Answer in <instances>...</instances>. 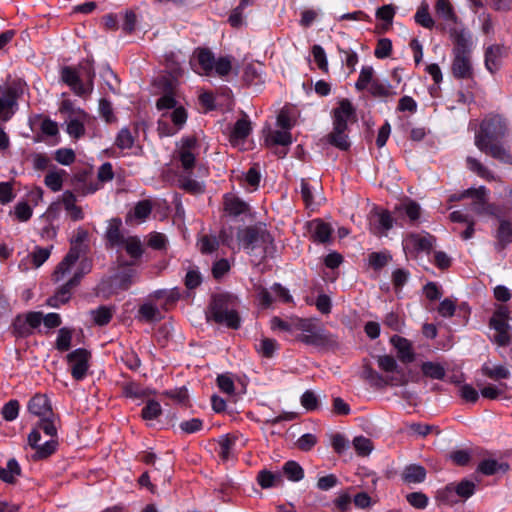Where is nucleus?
Here are the masks:
<instances>
[{"label": "nucleus", "instance_id": "8fccbe9b", "mask_svg": "<svg viewBox=\"0 0 512 512\" xmlns=\"http://www.w3.org/2000/svg\"><path fill=\"white\" fill-rule=\"evenodd\" d=\"M507 312L498 311L490 319V327L496 332L509 331L510 325L507 322Z\"/></svg>", "mask_w": 512, "mask_h": 512}, {"label": "nucleus", "instance_id": "e433bc0d", "mask_svg": "<svg viewBox=\"0 0 512 512\" xmlns=\"http://www.w3.org/2000/svg\"><path fill=\"white\" fill-rule=\"evenodd\" d=\"M152 202L148 199H145V200H142V201H139L133 211H131L128 216H127V219H136L137 221L139 222H142L144 220H146V218H148V216L150 215L151 211H152Z\"/></svg>", "mask_w": 512, "mask_h": 512}, {"label": "nucleus", "instance_id": "3c124183", "mask_svg": "<svg viewBox=\"0 0 512 512\" xmlns=\"http://www.w3.org/2000/svg\"><path fill=\"white\" fill-rule=\"evenodd\" d=\"M414 18H415L416 23L421 25L424 28L431 29L434 26V20L432 19L431 15L429 13L427 4H422L418 8Z\"/></svg>", "mask_w": 512, "mask_h": 512}, {"label": "nucleus", "instance_id": "f704fd0d", "mask_svg": "<svg viewBox=\"0 0 512 512\" xmlns=\"http://www.w3.org/2000/svg\"><path fill=\"white\" fill-rule=\"evenodd\" d=\"M425 477L426 471L420 465H409L402 472V479L406 483H421Z\"/></svg>", "mask_w": 512, "mask_h": 512}, {"label": "nucleus", "instance_id": "72a5a7b5", "mask_svg": "<svg viewBox=\"0 0 512 512\" xmlns=\"http://www.w3.org/2000/svg\"><path fill=\"white\" fill-rule=\"evenodd\" d=\"M453 53H471L472 41L470 34L465 31L455 32Z\"/></svg>", "mask_w": 512, "mask_h": 512}, {"label": "nucleus", "instance_id": "393cba45", "mask_svg": "<svg viewBox=\"0 0 512 512\" xmlns=\"http://www.w3.org/2000/svg\"><path fill=\"white\" fill-rule=\"evenodd\" d=\"M495 237L497 239L495 249L501 252L508 244L512 243V223L507 220H501Z\"/></svg>", "mask_w": 512, "mask_h": 512}, {"label": "nucleus", "instance_id": "dca6fc26", "mask_svg": "<svg viewBox=\"0 0 512 512\" xmlns=\"http://www.w3.org/2000/svg\"><path fill=\"white\" fill-rule=\"evenodd\" d=\"M122 221L120 218L108 220L105 231L106 245L110 248H120V245L128 236L122 231Z\"/></svg>", "mask_w": 512, "mask_h": 512}, {"label": "nucleus", "instance_id": "09e8293b", "mask_svg": "<svg viewBox=\"0 0 512 512\" xmlns=\"http://www.w3.org/2000/svg\"><path fill=\"white\" fill-rule=\"evenodd\" d=\"M138 313L146 321H157L162 318L158 307L150 302L141 305Z\"/></svg>", "mask_w": 512, "mask_h": 512}, {"label": "nucleus", "instance_id": "6ab92c4d", "mask_svg": "<svg viewBox=\"0 0 512 512\" xmlns=\"http://www.w3.org/2000/svg\"><path fill=\"white\" fill-rule=\"evenodd\" d=\"M355 116V109L348 99H342L334 109L333 126L347 128L348 122Z\"/></svg>", "mask_w": 512, "mask_h": 512}, {"label": "nucleus", "instance_id": "58836bf2", "mask_svg": "<svg viewBox=\"0 0 512 512\" xmlns=\"http://www.w3.org/2000/svg\"><path fill=\"white\" fill-rule=\"evenodd\" d=\"M347 128L338 129L337 126H333V131L329 134V142L341 149L346 150L349 148L350 143L348 141V136L346 134Z\"/></svg>", "mask_w": 512, "mask_h": 512}, {"label": "nucleus", "instance_id": "6e6552de", "mask_svg": "<svg viewBox=\"0 0 512 512\" xmlns=\"http://www.w3.org/2000/svg\"><path fill=\"white\" fill-rule=\"evenodd\" d=\"M488 190L484 186L469 188L462 192L461 197L473 199L471 208L477 215L496 216V207L487 202Z\"/></svg>", "mask_w": 512, "mask_h": 512}, {"label": "nucleus", "instance_id": "f3484780", "mask_svg": "<svg viewBox=\"0 0 512 512\" xmlns=\"http://www.w3.org/2000/svg\"><path fill=\"white\" fill-rule=\"evenodd\" d=\"M471 53H453L452 73L459 79L472 77L473 68L471 64Z\"/></svg>", "mask_w": 512, "mask_h": 512}, {"label": "nucleus", "instance_id": "7ed1b4c3", "mask_svg": "<svg viewBox=\"0 0 512 512\" xmlns=\"http://www.w3.org/2000/svg\"><path fill=\"white\" fill-rule=\"evenodd\" d=\"M239 244L247 250L249 254L256 253L260 249L259 255L264 258L274 250L273 237L265 227L255 226L246 227L237 232Z\"/></svg>", "mask_w": 512, "mask_h": 512}, {"label": "nucleus", "instance_id": "39448f33", "mask_svg": "<svg viewBox=\"0 0 512 512\" xmlns=\"http://www.w3.org/2000/svg\"><path fill=\"white\" fill-rule=\"evenodd\" d=\"M90 271V264L86 261H81L79 266L76 268H72V271L69 275L72 277L62 285L53 296L47 299V305L52 308H59L61 305L66 304L72 295V290L75 288L83 275Z\"/></svg>", "mask_w": 512, "mask_h": 512}, {"label": "nucleus", "instance_id": "a18cd8bd", "mask_svg": "<svg viewBox=\"0 0 512 512\" xmlns=\"http://www.w3.org/2000/svg\"><path fill=\"white\" fill-rule=\"evenodd\" d=\"M373 75L374 69L371 66H363L355 83L356 89L359 91L369 89L373 82Z\"/></svg>", "mask_w": 512, "mask_h": 512}, {"label": "nucleus", "instance_id": "79ce46f5", "mask_svg": "<svg viewBox=\"0 0 512 512\" xmlns=\"http://www.w3.org/2000/svg\"><path fill=\"white\" fill-rule=\"evenodd\" d=\"M163 115H167V119L169 122H172V125L177 132L183 127L187 120V113L183 107H176L172 111L166 112Z\"/></svg>", "mask_w": 512, "mask_h": 512}, {"label": "nucleus", "instance_id": "c756f323", "mask_svg": "<svg viewBox=\"0 0 512 512\" xmlns=\"http://www.w3.org/2000/svg\"><path fill=\"white\" fill-rule=\"evenodd\" d=\"M236 445V437L230 435H223L218 441V456L223 460L227 461L234 456Z\"/></svg>", "mask_w": 512, "mask_h": 512}, {"label": "nucleus", "instance_id": "49530a36", "mask_svg": "<svg viewBox=\"0 0 512 512\" xmlns=\"http://www.w3.org/2000/svg\"><path fill=\"white\" fill-rule=\"evenodd\" d=\"M134 142H135V137L133 136V134L131 133V131L128 128L124 127L118 132L116 140H115V145L119 149L125 150V149H131L134 145Z\"/></svg>", "mask_w": 512, "mask_h": 512}, {"label": "nucleus", "instance_id": "20e7f679", "mask_svg": "<svg viewBox=\"0 0 512 512\" xmlns=\"http://www.w3.org/2000/svg\"><path fill=\"white\" fill-rule=\"evenodd\" d=\"M235 299L227 294L215 295L209 307L208 317L229 328L240 327V317L235 309Z\"/></svg>", "mask_w": 512, "mask_h": 512}, {"label": "nucleus", "instance_id": "4d7b16f0", "mask_svg": "<svg viewBox=\"0 0 512 512\" xmlns=\"http://www.w3.org/2000/svg\"><path fill=\"white\" fill-rule=\"evenodd\" d=\"M353 446L359 456H368L373 450L372 441L364 436L355 437Z\"/></svg>", "mask_w": 512, "mask_h": 512}, {"label": "nucleus", "instance_id": "6e6d98bb", "mask_svg": "<svg viewBox=\"0 0 512 512\" xmlns=\"http://www.w3.org/2000/svg\"><path fill=\"white\" fill-rule=\"evenodd\" d=\"M162 413V408L159 402L155 400H148L142 409V417L144 420H154Z\"/></svg>", "mask_w": 512, "mask_h": 512}, {"label": "nucleus", "instance_id": "cd10ccee", "mask_svg": "<svg viewBox=\"0 0 512 512\" xmlns=\"http://www.w3.org/2000/svg\"><path fill=\"white\" fill-rule=\"evenodd\" d=\"M62 203L72 220L78 221L84 218L83 211L76 205V197L72 192L65 191L62 194Z\"/></svg>", "mask_w": 512, "mask_h": 512}, {"label": "nucleus", "instance_id": "0eeeda50", "mask_svg": "<svg viewBox=\"0 0 512 512\" xmlns=\"http://www.w3.org/2000/svg\"><path fill=\"white\" fill-rule=\"evenodd\" d=\"M436 243V238L428 232L410 233L402 242L403 249L407 255H414L420 252L430 253Z\"/></svg>", "mask_w": 512, "mask_h": 512}, {"label": "nucleus", "instance_id": "e2e57ef3", "mask_svg": "<svg viewBox=\"0 0 512 512\" xmlns=\"http://www.w3.org/2000/svg\"><path fill=\"white\" fill-rule=\"evenodd\" d=\"M179 182H180V186L184 190L191 192L193 194L202 193L204 190L202 183H200L194 179H191L190 177H187V176L181 177L179 179Z\"/></svg>", "mask_w": 512, "mask_h": 512}, {"label": "nucleus", "instance_id": "052dcab7", "mask_svg": "<svg viewBox=\"0 0 512 512\" xmlns=\"http://www.w3.org/2000/svg\"><path fill=\"white\" fill-rule=\"evenodd\" d=\"M392 52V42L388 38L378 40L374 55L378 59H385L390 56Z\"/></svg>", "mask_w": 512, "mask_h": 512}, {"label": "nucleus", "instance_id": "69168bd1", "mask_svg": "<svg viewBox=\"0 0 512 512\" xmlns=\"http://www.w3.org/2000/svg\"><path fill=\"white\" fill-rule=\"evenodd\" d=\"M484 371V374L491 378V379H495V380H498V379H506L510 376V372L509 370L502 366V365H499V366H495V367H485L483 369Z\"/></svg>", "mask_w": 512, "mask_h": 512}, {"label": "nucleus", "instance_id": "1a4fd4ad", "mask_svg": "<svg viewBox=\"0 0 512 512\" xmlns=\"http://www.w3.org/2000/svg\"><path fill=\"white\" fill-rule=\"evenodd\" d=\"M90 352L86 349L78 348L67 354L66 359L73 379L83 380L89 369Z\"/></svg>", "mask_w": 512, "mask_h": 512}, {"label": "nucleus", "instance_id": "7c9ffc66", "mask_svg": "<svg viewBox=\"0 0 512 512\" xmlns=\"http://www.w3.org/2000/svg\"><path fill=\"white\" fill-rule=\"evenodd\" d=\"M119 249H124L133 259H138L143 254V246L139 237L128 235L120 245Z\"/></svg>", "mask_w": 512, "mask_h": 512}, {"label": "nucleus", "instance_id": "338daca9", "mask_svg": "<svg viewBox=\"0 0 512 512\" xmlns=\"http://www.w3.org/2000/svg\"><path fill=\"white\" fill-rule=\"evenodd\" d=\"M19 403L16 400H10L2 409V416L7 421H13L18 417Z\"/></svg>", "mask_w": 512, "mask_h": 512}, {"label": "nucleus", "instance_id": "13d9d810", "mask_svg": "<svg viewBox=\"0 0 512 512\" xmlns=\"http://www.w3.org/2000/svg\"><path fill=\"white\" fill-rule=\"evenodd\" d=\"M232 69V58L230 56L220 57L217 60L215 59L214 69L213 71L218 76H226L230 73Z\"/></svg>", "mask_w": 512, "mask_h": 512}, {"label": "nucleus", "instance_id": "9d476101", "mask_svg": "<svg viewBox=\"0 0 512 512\" xmlns=\"http://www.w3.org/2000/svg\"><path fill=\"white\" fill-rule=\"evenodd\" d=\"M377 364L382 371L388 374L385 378V384L391 386H403L407 383V378L403 369L399 368L396 360L392 356H378Z\"/></svg>", "mask_w": 512, "mask_h": 512}, {"label": "nucleus", "instance_id": "473e14b6", "mask_svg": "<svg viewBox=\"0 0 512 512\" xmlns=\"http://www.w3.org/2000/svg\"><path fill=\"white\" fill-rule=\"evenodd\" d=\"M66 175H67V173L65 170H62V169L51 170L46 174V176L44 178V183L53 192H58L63 187V180Z\"/></svg>", "mask_w": 512, "mask_h": 512}, {"label": "nucleus", "instance_id": "aec40b11", "mask_svg": "<svg viewBox=\"0 0 512 512\" xmlns=\"http://www.w3.org/2000/svg\"><path fill=\"white\" fill-rule=\"evenodd\" d=\"M16 104L14 91L5 86H0V120L7 121L13 115V106Z\"/></svg>", "mask_w": 512, "mask_h": 512}, {"label": "nucleus", "instance_id": "4be33fe9", "mask_svg": "<svg viewBox=\"0 0 512 512\" xmlns=\"http://www.w3.org/2000/svg\"><path fill=\"white\" fill-rule=\"evenodd\" d=\"M195 59L198 64V67L195 69L197 73L206 76L212 75L215 64V57L209 49H197L195 52Z\"/></svg>", "mask_w": 512, "mask_h": 512}, {"label": "nucleus", "instance_id": "de8ad7c7", "mask_svg": "<svg viewBox=\"0 0 512 512\" xmlns=\"http://www.w3.org/2000/svg\"><path fill=\"white\" fill-rule=\"evenodd\" d=\"M283 472L287 478L293 482H298L304 477L302 467L295 461L286 462L283 466Z\"/></svg>", "mask_w": 512, "mask_h": 512}, {"label": "nucleus", "instance_id": "4c0bfd02", "mask_svg": "<svg viewBox=\"0 0 512 512\" xmlns=\"http://www.w3.org/2000/svg\"><path fill=\"white\" fill-rule=\"evenodd\" d=\"M369 92L374 97H381V98L392 97L397 94V92L394 90L392 85H390L388 82L378 81V80H375L371 83V85L369 86Z\"/></svg>", "mask_w": 512, "mask_h": 512}, {"label": "nucleus", "instance_id": "412c9836", "mask_svg": "<svg viewBox=\"0 0 512 512\" xmlns=\"http://www.w3.org/2000/svg\"><path fill=\"white\" fill-rule=\"evenodd\" d=\"M394 214L397 219L407 217L411 223H414L421 216V207L417 202L407 199L395 206Z\"/></svg>", "mask_w": 512, "mask_h": 512}, {"label": "nucleus", "instance_id": "bf43d9fd", "mask_svg": "<svg viewBox=\"0 0 512 512\" xmlns=\"http://www.w3.org/2000/svg\"><path fill=\"white\" fill-rule=\"evenodd\" d=\"M72 333L67 328H61L56 339V349L63 352L70 348Z\"/></svg>", "mask_w": 512, "mask_h": 512}, {"label": "nucleus", "instance_id": "c85d7f7f", "mask_svg": "<svg viewBox=\"0 0 512 512\" xmlns=\"http://www.w3.org/2000/svg\"><path fill=\"white\" fill-rule=\"evenodd\" d=\"M312 237L315 242L327 243L331 239L332 228L328 223L321 220H315L311 223Z\"/></svg>", "mask_w": 512, "mask_h": 512}, {"label": "nucleus", "instance_id": "f8f14e48", "mask_svg": "<svg viewBox=\"0 0 512 512\" xmlns=\"http://www.w3.org/2000/svg\"><path fill=\"white\" fill-rule=\"evenodd\" d=\"M476 485L470 480H462L459 483H451L447 485L443 490L438 492V496L443 501L448 503L456 502L454 496H458L462 499H468L475 493Z\"/></svg>", "mask_w": 512, "mask_h": 512}, {"label": "nucleus", "instance_id": "2eb2a0df", "mask_svg": "<svg viewBox=\"0 0 512 512\" xmlns=\"http://www.w3.org/2000/svg\"><path fill=\"white\" fill-rule=\"evenodd\" d=\"M252 131L251 122L247 116L237 120L229 132V142L233 147L242 148L246 138Z\"/></svg>", "mask_w": 512, "mask_h": 512}, {"label": "nucleus", "instance_id": "f257e3e1", "mask_svg": "<svg viewBox=\"0 0 512 512\" xmlns=\"http://www.w3.org/2000/svg\"><path fill=\"white\" fill-rule=\"evenodd\" d=\"M507 131V123L501 116L487 117L475 134L474 144L481 152L504 164L512 165V152L499 142Z\"/></svg>", "mask_w": 512, "mask_h": 512}, {"label": "nucleus", "instance_id": "2f4dec72", "mask_svg": "<svg viewBox=\"0 0 512 512\" xmlns=\"http://www.w3.org/2000/svg\"><path fill=\"white\" fill-rule=\"evenodd\" d=\"M503 55V47L499 45L489 46L485 53V66L493 73L499 67V60Z\"/></svg>", "mask_w": 512, "mask_h": 512}, {"label": "nucleus", "instance_id": "0e129e2a", "mask_svg": "<svg viewBox=\"0 0 512 512\" xmlns=\"http://www.w3.org/2000/svg\"><path fill=\"white\" fill-rule=\"evenodd\" d=\"M312 55H313L314 61L317 64L318 68L324 72H327L328 71V62H327L326 53H325L324 49L320 45H314L312 47Z\"/></svg>", "mask_w": 512, "mask_h": 512}, {"label": "nucleus", "instance_id": "603ef678", "mask_svg": "<svg viewBox=\"0 0 512 512\" xmlns=\"http://www.w3.org/2000/svg\"><path fill=\"white\" fill-rule=\"evenodd\" d=\"M256 349L263 357L270 358L278 349V343L274 339L263 338L260 340L259 344L256 345Z\"/></svg>", "mask_w": 512, "mask_h": 512}, {"label": "nucleus", "instance_id": "37998d69", "mask_svg": "<svg viewBox=\"0 0 512 512\" xmlns=\"http://www.w3.org/2000/svg\"><path fill=\"white\" fill-rule=\"evenodd\" d=\"M423 374L429 378L441 380L445 376L444 367L435 362H424L421 366Z\"/></svg>", "mask_w": 512, "mask_h": 512}, {"label": "nucleus", "instance_id": "864d4df0", "mask_svg": "<svg viewBox=\"0 0 512 512\" xmlns=\"http://www.w3.org/2000/svg\"><path fill=\"white\" fill-rule=\"evenodd\" d=\"M243 79L248 85H258L263 83L262 73L252 64L245 67Z\"/></svg>", "mask_w": 512, "mask_h": 512}, {"label": "nucleus", "instance_id": "4468645a", "mask_svg": "<svg viewBox=\"0 0 512 512\" xmlns=\"http://www.w3.org/2000/svg\"><path fill=\"white\" fill-rule=\"evenodd\" d=\"M52 250L53 245L47 247L35 246L28 256L19 263V268L22 271L39 268L49 259Z\"/></svg>", "mask_w": 512, "mask_h": 512}, {"label": "nucleus", "instance_id": "a878e982", "mask_svg": "<svg viewBox=\"0 0 512 512\" xmlns=\"http://www.w3.org/2000/svg\"><path fill=\"white\" fill-rule=\"evenodd\" d=\"M224 210L231 216H239L248 211V204L234 194L224 196Z\"/></svg>", "mask_w": 512, "mask_h": 512}, {"label": "nucleus", "instance_id": "a211bd4d", "mask_svg": "<svg viewBox=\"0 0 512 512\" xmlns=\"http://www.w3.org/2000/svg\"><path fill=\"white\" fill-rule=\"evenodd\" d=\"M90 116L86 112H77L73 117L66 118V132L74 139H79L85 134V125L89 123Z\"/></svg>", "mask_w": 512, "mask_h": 512}, {"label": "nucleus", "instance_id": "9b49d317", "mask_svg": "<svg viewBox=\"0 0 512 512\" xmlns=\"http://www.w3.org/2000/svg\"><path fill=\"white\" fill-rule=\"evenodd\" d=\"M41 438L39 428H33L28 435V443L31 448L35 450L34 454L31 456L35 461L51 456L58 446L57 439H47L43 443H40Z\"/></svg>", "mask_w": 512, "mask_h": 512}, {"label": "nucleus", "instance_id": "b1692460", "mask_svg": "<svg viewBox=\"0 0 512 512\" xmlns=\"http://www.w3.org/2000/svg\"><path fill=\"white\" fill-rule=\"evenodd\" d=\"M390 341L396 348L398 358L402 362L410 363L414 360V352L412 350L411 343L407 339L394 335Z\"/></svg>", "mask_w": 512, "mask_h": 512}, {"label": "nucleus", "instance_id": "c9c22d12", "mask_svg": "<svg viewBox=\"0 0 512 512\" xmlns=\"http://www.w3.org/2000/svg\"><path fill=\"white\" fill-rule=\"evenodd\" d=\"M435 11L438 17L448 23H456L457 16L448 0H437Z\"/></svg>", "mask_w": 512, "mask_h": 512}, {"label": "nucleus", "instance_id": "774afa93", "mask_svg": "<svg viewBox=\"0 0 512 512\" xmlns=\"http://www.w3.org/2000/svg\"><path fill=\"white\" fill-rule=\"evenodd\" d=\"M123 393L126 397L140 399L146 396L145 390L134 382L127 383L123 387Z\"/></svg>", "mask_w": 512, "mask_h": 512}, {"label": "nucleus", "instance_id": "f03ea898", "mask_svg": "<svg viewBox=\"0 0 512 512\" xmlns=\"http://www.w3.org/2000/svg\"><path fill=\"white\" fill-rule=\"evenodd\" d=\"M94 78V68L88 61L80 63L78 68L66 66L61 70L62 81L79 97L93 92Z\"/></svg>", "mask_w": 512, "mask_h": 512}, {"label": "nucleus", "instance_id": "bb28decb", "mask_svg": "<svg viewBox=\"0 0 512 512\" xmlns=\"http://www.w3.org/2000/svg\"><path fill=\"white\" fill-rule=\"evenodd\" d=\"M466 166L471 172L475 173L477 176L486 181H495L497 179L491 170H489L481 161L474 157L468 156L466 158Z\"/></svg>", "mask_w": 512, "mask_h": 512}, {"label": "nucleus", "instance_id": "a19ab883", "mask_svg": "<svg viewBox=\"0 0 512 512\" xmlns=\"http://www.w3.org/2000/svg\"><path fill=\"white\" fill-rule=\"evenodd\" d=\"M20 466L15 459H10L5 468H0V479L6 483H13L20 475Z\"/></svg>", "mask_w": 512, "mask_h": 512}, {"label": "nucleus", "instance_id": "5fc2aeb1", "mask_svg": "<svg viewBox=\"0 0 512 512\" xmlns=\"http://www.w3.org/2000/svg\"><path fill=\"white\" fill-rule=\"evenodd\" d=\"M91 316L97 325L103 326L110 322L113 316V312L110 308L101 306L96 310H92Z\"/></svg>", "mask_w": 512, "mask_h": 512}, {"label": "nucleus", "instance_id": "c03bdc74", "mask_svg": "<svg viewBox=\"0 0 512 512\" xmlns=\"http://www.w3.org/2000/svg\"><path fill=\"white\" fill-rule=\"evenodd\" d=\"M54 418V415L40 418L39 422L34 428H39V432H43L48 437V439H56L57 429L54 424Z\"/></svg>", "mask_w": 512, "mask_h": 512}, {"label": "nucleus", "instance_id": "680f3d73", "mask_svg": "<svg viewBox=\"0 0 512 512\" xmlns=\"http://www.w3.org/2000/svg\"><path fill=\"white\" fill-rule=\"evenodd\" d=\"M391 260L389 254L384 252H373L369 255V264L375 269L379 270L386 266Z\"/></svg>", "mask_w": 512, "mask_h": 512}, {"label": "nucleus", "instance_id": "5701e85b", "mask_svg": "<svg viewBox=\"0 0 512 512\" xmlns=\"http://www.w3.org/2000/svg\"><path fill=\"white\" fill-rule=\"evenodd\" d=\"M28 410L39 418L53 416L49 399L42 394H36L30 399Z\"/></svg>", "mask_w": 512, "mask_h": 512}, {"label": "nucleus", "instance_id": "423d86ee", "mask_svg": "<svg viewBox=\"0 0 512 512\" xmlns=\"http://www.w3.org/2000/svg\"><path fill=\"white\" fill-rule=\"evenodd\" d=\"M88 236L87 231L78 229L75 235V243L70 248L67 255L63 260L56 266L55 271L52 275L55 282L62 281L71 273L72 268H75V264L80 256V245L86 240Z\"/></svg>", "mask_w": 512, "mask_h": 512}, {"label": "nucleus", "instance_id": "ea45409f", "mask_svg": "<svg viewBox=\"0 0 512 512\" xmlns=\"http://www.w3.org/2000/svg\"><path fill=\"white\" fill-rule=\"evenodd\" d=\"M281 480L280 473H272L268 470H261L257 476L258 484L264 489L277 486L281 483Z\"/></svg>", "mask_w": 512, "mask_h": 512}, {"label": "nucleus", "instance_id": "ddd939ff", "mask_svg": "<svg viewBox=\"0 0 512 512\" xmlns=\"http://www.w3.org/2000/svg\"><path fill=\"white\" fill-rule=\"evenodd\" d=\"M197 150V141L195 138H185L177 150V158L179 159L184 171H190L195 165V153Z\"/></svg>", "mask_w": 512, "mask_h": 512}]
</instances>
